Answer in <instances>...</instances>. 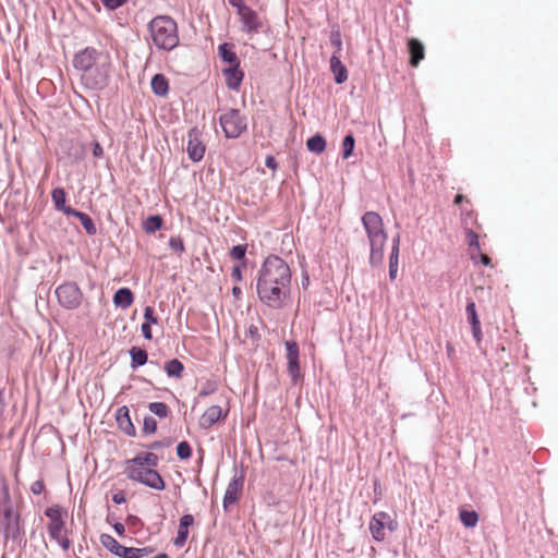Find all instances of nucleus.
<instances>
[{"label": "nucleus", "instance_id": "obj_2", "mask_svg": "<svg viewBox=\"0 0 558 558\" xmlns=\"http://www.w3.org/2000/svg\"><path fill=\"white\" fill-rule=\"evenodd\" d=\"M149 38L158 50L171 51L180 43L177 22L169 15H157L147 25Z\"/></svg>", "mask_w": 558, "mask_h": 558}, {"label": "nucleus", "instance_id": "obj_54", "mask_svg": "<svg viewBox=\"0 0 558 558\" xmlns=\"http://www.w3.org/2000/svg\"><path fill=\"white\" fill-rule=\"evenodd\" d=\"M53 541H56L63 550H68L71 546V542L70 539L63 535V534H59L58 535V538H52Z\"/></svg>", "mask_w": 558, "mask_h": 558}, {"label": "nucleus", "instance_id": "obj_53", "mask_svg": "<svg viewBox=\"0 0 558 558\" xmlns=\"http://www.w3.org/2000/svg\"><path fill=\"white\" fill-rule=\"evenodd\" d=\"M45 489V484H44V481L43 480H38V481H35L32 485H31V492L34 494V495H40Z\"/></svg>", "mask_w": 558, "mask_h": 558}, {"label": "nucleus", "instance_id": "obj_40", "mask_svg": "<svg viewBox=\"0 0 558 558\" xmlns=\"http://www.w3.org/2000/svg\"><path fill=\"white\" fill-rule=\"evenodd\" d=\"M177 454L181 460H186V459L191 458V456H192L191 445L185 440L180 441L177 446Z\"/></svg>", "mask_w": 558, "mask_h": 558}, {"label": "nucleus", "instance_id": "obj_51", "mask_svg": "<svg viewBox=\"0 0 558 558\" xmlns=\"http://www.w3.org/2000/svg\"><path fill=\"white\" fill-rule=\"evenodd\" d=\"M245 266V263H242L241 265H235L232 268L231 271V278L235 282H240L242 280V267Z\"/></svg>", "mask_w": 558, "mask_h": 558}, {"label": "nucleus", "instance_id": "obj_20", "mask_svg": "<svg viewBox=\"0 0 558 558\" xmlns=\"http://www.w3.org/2000/svg\"><path fill=\"white\" fill-rule=\"evenodd\" d=\"M194 524V517L192 514H183L179 521V529L173 544L175 547H183L189 537V527Z\"/></svg>", "mask_w": 558, "mask_h": 558}, {"label": "nucleus", "instance_id": "obj_60", "mask_svg": "<svg viewBox=\"0 0 558 558\" xmlns=\"http://www.w3.org/2000/svg\"><path fill=\"white\" fill-rule=\"evenodd\" d=\"M114 532L119 535V536H122L124 535V532H125V527L124 525L121 523V522H116L113 525H112Z\"/></svg>", "mask_w": 558, "mask_h": 558}, {"label": "nucleus", "instance_id": "obj_22", "mask_svg": "<svg viewBox=\"0 0 558 558\" xmlns=\"http://www.w3.org/2000/svg\"><path fill=\"white\" fill-rule=\"evenodd\" d=\"M222 416V409L219 405L209 407L199 418V427L203 429H209L213 427Z\"/></svg>", "mask_w": 558, "mask_h": 558}, {"label": "nucleus", "instance_id": "obj_32", "mask_svg": "<svg viewBox=\"0 0 558 558\" xmlns=\"http://www.w3.org/2000/svg\"><path fill=\"white\" fill-rule=\"evenodd\" d=\"M151 89L157 96H166L169 90L167 78L162 74H155L150 82Z\"/></svg>", "mask_w": 558, "mask_h": 558}, {"label": "nucleus", "instance_id": "obj_39", "mask_svg": "<svg viewBox=\"0 0 558 558\" xmlns=\"http://www.w3.org/2000/svg\"><path fill=\"white\" fill-rule=\"evenodd\" d=\"M399 253L390 252L389 256V279L393 281L397 278L398 272Z\"/></svg>", "mask_w": 558, "mask_h": 558}, {"label": "nucleus", "instance_id": "obj_25", "mask_svg": "<svg viewBox=\"0 0 558 558\" xmlns=\"http://www.w3.org/2000/svg\"><path fill=\"white\" fill-rule=\"evenodd\" d=\"M408 47L410 52V64L412 66H417L425 56L424 46L418 39L412 38L409 40Z\"/></svg>", "mask_w": 558, "mask_h": 558}, {"label": "nucleus", "instance_id": "obj_33", "mask_svg": "<svg viewBox=\"0 0 558 558\" xmlns=\"http://www.w3.org/2000/svg\"><path fill=\"white\" fill-rule=\"evenodd\" d=\"M307 149L314 154H322L326 149V140L320 134H315L306 142Z\"/></svg>", "mask_w": 558, "mask_h": 558}, {"label": "nucleus", "instance_id": "obj_15", "mask_svg": "<svg viewBox=\"0 0 558 558\" xmlns=\"http://www.w3.org/2000/svg\"><path fill=\"white\" fill-rule=\"evenodd\" d=\"M238 15L240 16V21L242 23V31L247 34H256L263 28V21L257 14L256 11H254L248 5L241 9L240 12H238Z\"/></svg>", "mask_w": 558, "mask_h": 558}, {"label": "nucleus", "instance_id": "obj_26", "mask_svg": "<svg viewBox=\"0 0 558 558\" xmlns=\"http://www.w3.org/2000/svg\"><path fill=\"white\" fill-rule=\"evenodd\" d=\"M128 461L135 465H143L151 469H156L159 464V458L154 452H141Z\"/></svg>", "mask_w": 558, "mask_h": 558}, {"label": "nucleus", "instance_id": "obj_57", "mask_svg": "<svg viewBox=\"0 0 558 558\" xmlns=\"http://www.w3.org/2000/svg\"><path fill=\"white\" fill-rule=\"evenodd\" d=\"M265 165L267 168L271 169L272 171H276L278 168V163L274 156L269 155L266 157Z\"/></svg>", "mask_w": 558, "mask_h": 558}, {"label": "nucleus", "instance_id": "obj_43", "mask_svg": "<svg viewBox=\"0 0 558 558\" xmlns=\"http://www.w3.org/2000/svg\"><path fill=\"white\" fill-rule=\"evenodd\" d=\"M330 44L336 48L335 52L337 54H340V51L342 50V39H341V33L339 29H332L330 33Z\"/></svg>", "mask_w": 558, "mask_h": 558}, {"label": "nucleus", "instance_id": "obj_36", "mask_svg": "<svg viewBox=\"0 0 558 558\" xmlns=\"http://www.w3.org/2000/svg\"><path fill=\"white\" fill-rule=\"evenodd\" d=\"M148 410L160 418L167 417L170 413V409L165 402H150Z\"/></svg>", "mask_w": 558, "mask_h": 558}, {"label": "nucleus", "instance_id": "obj_48", "mask_svg": "<svg viewBox=\"0 0 558 558\" xmlns=\"http://www.w3.org/2000/svg\"><path fill=\"white\" fill-rule=\"evenodd\" d=\"M144 319L145 322L144 323H148V324H158V318L157 316L155 315V311L151 306H146L145 310H144Z\"/></svg>", "mask_w": 558, "mask_h": 558}, {"label": "nucleus", "instance_id": "obj_24", "mask_svg": "<svg viewBox=\"0 0 558 558\" xmlns=\"http://www.w3.org/2000/svg\"><path fill=\"white\" fill-rule=\"evenodd\" d=\"M134 302V294L129 288H120L113 295V304L122 310L129 308Z\"/></svg>", "mask_w": 558, "mask_h": 558}, {"label": "nucleus", "instance_id": "obj_19", "mask_svg": "<svg viewBox=\"0 0 558 558\" xmlns=\"http://www.w3.org/2000/svg\"><path fill=\"white\" fill-rule=\"evenodd\" d=\"M222 74L226 80V85L231 90H238L244 78V73L240 69V64L228 66L222 70Z\"/></svg>", "mask_w": 558, "mask_h": 558}, {"label": "nucleus", "instance_id": "obj_21", "mask_svg": "<svg viewBox=\"0 0 558 558\" xmlns=\"http://www.w3.org/2000/svg\"><path fill=\"white\" fill-rule=\"evenodd\" d=\"M548 535H549L548 530H546L545 534H544L539 526H537V525L530 526L529 543L531 545V548L525 547V555L531 556L532 554L530 553V550H534L535 553H537L539 550V548L542 547L543 543L545 542V537Z\"/></svg>", "mask_w": 558, "mask_h": 558}, {"label": "nucleus", "instance_id": "obj_16", "mask_svg": "<svg viewBox=\"0 0 558 558\" xmlns=\"http://www.w3.org/2000/svg\"><path fill=\"white\" fill-rule=\"evenodd\" d=\"M286 349H287V361L288 366L287 371L290 375L293 384H296L298 379L301 376L300 373V350L299 344L295 341H286Z\"/></svg>", "mask_w": 558, "mask_h": 558}, {"label": "nucleus", "instance_id": "obj_49", "mask_svg": "<svg viewBox=\"0 0 558 558\" xmlns=\"http://www.w3.org/2000/svg\"><path fill=\"white\" fill-rule=\"evenodd\" d=\"M466 235H468L470 250L478 251L480 243H478L477 234L473 230H468Z\"/></svg>", "mask_w": 558, "mask_h": 558}, {"label": "nucleus", "instance_id": "obj_1", "mask_svg": "<svg viewBox=\"0 0 558 558\" xmlns=\"http://www.w3.org/2000/svg\"><path fill=\"white\" fill-rule=\"evenodd\" d=\"M291 269L278 255H269L263 262L256 281L259 301L272 310L282 308L291 293Z\"/></svg>", "mask_w": 558, "mask_h": 558}, {"label": "nucleus", "instance_id": "obj_35", "mask_svg": "<svg viewBox=\"0 0 558 558\" xmlns=\"http://www.w3.org/2000/svg\"><path fill=\"white\" fill-rule=\"evenodd\" d=\"M163 226V219L159 215L149 216L143 222V229L146 233H154L160 230Z\"/></svg>", "mask_w": 558, "mask_h": 558}, {"label": "nucleus", "instance_id": "obj_29", "mask_svg": "<svg viewBox=\"0 0 558 558\" xmlns=\"http://www.w3.org/2000/svg\"><path fill=\"white\" fill-rule=\"evenodd\" d=\"M218 53L219 57L223 62H227L230 64V66H233L235 64H240V59L238 54L233 51L232 46L223 43L219 45L218 47Z\"/></svg>", "mask_w": 558, "mask_h": 558}, {"label": "nucleus", "instance_id": "obj_30", "mask_svg": "<svg viewBox=\"0 0 558 558\" xmlns=\"http://www.w3.org/2000/svg\"><path fill=\"white\" fill-rule=\"evenodd\" d=\"M51 199L53 202L54 208L59 211H62L66 216L68 209H73L70 206L65 205L66 193L63 187H56L51 192Z\"/></svg>", "mask_w": 558, "mask_h": 558}, {"label": "nucleus", "instance_id": "obj_13", "mask_svg": "<svg viewBox=\"0 0 558 558\" xmlns=\"http://www.w3.org/2000/svg\"><path fill=\"white\" fill-rule=\"evenodd\" d=\"M201 137L202 132L197 128H192L189 130L186 153L189 158L194 162L201 161L206 150V147Z\"/></svg>", "mask_w": 558, "mask_h": 558}, {"label": "nucleus", "instance_id": "obj_46", "mask_svg": "<svg viewBox=\"0 0 558 558\" xmlns=\"http://www.w3.org/2000/svg\"><path fill=\"white\" fill-rule=\"evenodd\" d=\"M471 259L475 264H477L480 260V263L485 266L489 265L490 263V258L486 254H483L480 250L476 252H471Z\"/></svg>", "mask_w": 558, "mask_h": 558}, {"label": "nucleus", "instance_id": "obj_50", "mask_svg": "<svg viewBox=\"0 0 558 558\" xmlns=\"http://www.w3.org/2000/svg\"><path fill=\"white\" fill-rule=\"evenodd\" d=\"M548 456H549V452L547 449L545 448H542L539 450H537L533 457H532V460L535 462V463H543V461L547 460L548 459Z\"/></svg>", "mask_w": 558, "mask_h": 558}, {"label": "nucleus", "instance_id": "obj_10", "mask_svg": "<svg viewBox=\"0 0 558 558\" xmlns=\"http://www.w3.org/2000/svg\"><path fill=\"white\" fill-rule=\"evenodd\" d=\"M109 58L110 54L107 51L98 50L94 47H86L75 53L73 58V66L76 70L84 72Z\"/></svg>", "mask_w": 558, "mask_h": 558}, {"label": "nucleus", "instance_id": "obj_58", "mask_svg": "<svg viewBox=\"0 0 558 558\" xmlns=\"http://www.w3.org/2000/svg\"><path fill=\"white\" fill-rule=\"evenodd\" d=\"M93 155L96 158H101L104 156V148L101 147V145L98 142H95L93 144Z\"/></svg>", "mask_w": 558, "mask_h": 558}, {"label": "nucleus", "instance_id": "obj_4", "mask_svg": "<svg viewBox=\"0 0 558 558\" xmlns=\"http://www.w3.org/2000/svg\"><path fill=\"white\" fill-rule=\"evenodd\" d=\"M124 473L129 480L138 482L149 488L163 490L166 487L163 478L155 469L135 465L126 461Z\"/></svg>", "mask_w": 558, "mask_h": 558}, {"label": "nucleus", "instance_id": "obj_42", "mask_svg": "<svg viewBox=\"0 0 558 558\" xmlns=\"http://www.w3.org/2000/svg\"><path fill=\"white\" fill-rule=\"evenodd\" d=\"M245 253H246V245L245 244L234 245L230 250V256L233 259L242 260V263H245Z\"/></svg>", "mask_w": 558, "mask_h": 558}, {"label": "nucleus", "instance_id": "obj_44", "mask_svg": "<svg viewBox=\"0 0 558 558\" xmlns=\"http://www.w3.org/2000/svg\"><path fill=\"white\" fill-rule=\"evenodd\" d=\"M169 246L175 253L182 254L185 251V246L181 236H171L169 239Z\"/></svg>", "mask_w": 558, "mask_h": 558}, {"label": "nucleus", "instance_id": "obj_45", "mask_svg": "<svg viewBox=\"0 0 558 558\" xmlns=\"http://www.w3.org/2000/svg\"><path fill=\"white\" fill-rule=\"evenodd\" d=\"M217 384L215 381L207 380L201 388L198 396L204 398L217 390Z\"/></svg>", "mask_w": 558, "mask_h": 558}, {"label": "nucleus", "instance_id": "obj_5", "mask_svg": "<svg viewBox=\"0 0 558 558\" xmlns=\"http://www.w3.org/2000/svg\"><path fill=\"white\" fill-rule=\"evenodd\" d=\"M111 60L110 58L99 62L97 65L87 69L81 74V82L84 87L90 90H102L110 81Z\"/></svg>", "mask_w": 558, "mask_h": 558}, {"label": "nucleus", "instance_id": "obj_17", "mask_svg": "<svg viewBox=\"0 0 558 558\" xmlns=\"http://www.w3.org/2000/svg\"><path fill=\"white\" fill-rule=\"evenodd\" d=\"M116 421L120 430L125 435L130 437H134L136 435V428L132 423L130 410L126 405H122L117 410Z\"/></svg>", "mask_w": 558, "mask_h": 558}, {"label": "nucleus", "instance_id": "obj_28", "mask_svg": "<svg viewBox=\"0 0 558 558\" xmlns=\"http://www.w3.org/2000/svg\"><path fill=\"white\" fill-rule=\"evenodd\" d=\"M14 510V505L10 495V489L7 481L0 478V513Z\"/></svg>", "mask_w": 558, "mask_h": 558}, {"label": "nucleus", "instance_id": "obj_61", "mask_svg": "<svg viewBox=\"0 0 558 558\" xmlns=\"http://www.w3.org/2000/svg\"><path fill=\"white\" fill-rule=\"evenodd\" d=\"M248 335L253 338V339H258L259 338V333H258V328L254 325H251L248 327V330H247Z\"/></svg>", "mask_w": 558, "mask_h": 558}, {"label": "nucleus", "instance_id": "obj_31", "mask_svg": "<svg viewBox=\"0 0 558 558\" xmlns=\"http://www.w3.org/2000/svg\"><path fill=\"white\" fill-rule=\"evenodd\" d=\"M130 356L132 369H136L137 367L145 365L148 361V354L146 350L138 347H132L130 349Z\"/></svg>", "mask_w": 558, "mask_h": 558}, {"label": "nucleus", "instance_id": "obj_6", "mask_svg": "<svg viewBox=\"0 0 558 558\" xmlns=\"http://www.w3.org/2000/svg\"><path fill=\"white\" fill-rule=\"evenodd\" d=\"M220 126L227 138H238L247 130V119L239 109L230 108L219 117Z\"/></svg>", "mask_w": 558, "mask_h": 558}, {"label": "nucleus", "instance_id": "obj_63", "mask_svg": "<svg viewBox=\"0 0 558 558\" xmlns=\"http://www.w3.org/2000/svg\"><path fill=\"white\" fill-rule=\"evenodd\" d=\"M308 284H310L308 274L307 272H303V275H302V288L303 289H307Z\"/></svg>", "mask_w": 558, "mask_h": 558}, {"label": "nucleus", "instance_id": "obj_55", "mask_svg": "<svg viewBox=\"0 0 558 558\" xmlns=\"http://www.w3.org/2000/svg\"><path fill=\"white\" fill-rule=\"evenodd\" d=\"M141 330H142L143 337H144L146 340H151V338H153V333H151L150 324H148V323H143V324H142V326H141Z\"/></svg>", "mask_w": 558, "mask_h": 558}, {"label": "nucleus", "instance_id": "obj_52", "mask_svg": "<svg viewBox=\"0 0 558 558\" xmlns=\"http://www.w3.org/2000/svg\"><path fill=\"white\" fill-rule=\"evenodd\" d=\"M170 445H171V440L168 439V440L154 441L149 445H146L145 447L150 450H158L163 447H169Z\"/></svg>", "mask_w": 558, "mask_h": 558}, {"label": "nucleus", "instance_id": "obj_34", "mask_svg": "<svg viewBox=\"0 0 558 558\" xmlns=\"http://www.w3.org/2000/svg\"><path fill=\"white\" fill-rule=\"evenodd\" d=\"M165 371L169 377L181 378L184 366L178 359H172L165 364Z\"/></svg>", "mask_w": 558, "mask_h": 558}, {"label": "nucleus", "instance_id": "obj_27", "mask_svg": "<svg viewBox=\"0 0 558 558\" xmlns=\"http://www.w3.org/2000/svg\"><path fill=\"white\" fill-rule=\"evenodd\" d=\"M66 216H73L77 218L81 221L87 234L95 235L97 233V228L93 219L87 214L76 209H68Z\"/></svg>", "mask_w": 558, "mask_h": 558}, {"label": "nucleus", "instance_id": "obj_14", "mask_svg": "<svg viewBox=\"0 0 558 558\" xmlns=\"http://www.w3.org/2000/svg\"><path fill=\"white\" fill-rule=\"evenodd\" d=\"M244 485V473L243 472H235L231 481L229 482L225 496L222 506L223 509L227 511L228 508L235 504L240 497V494L243 489Z\"/></svg>", "mask_w": 558, "mask_h": 558}, {"label": "nucleus", "instance_id": "obj_62", "mask_svg": "<svg viewBox=\"0 0 558 558\" xmlns=\"http://www.w3.org/2000/svg\"><path fill=\"white\" fill-rule=\"evenodd\" d=\"M399 246H400V235L397 234L393 239H392V247H391V252H396L399 253Z\"/></svg>", "mask_w": 558, "mask_h": 558}, {"label": "nucleus", "instance_id": "obj_47", "mask_svg": "<svg viewBox=\"0 0 558 558\" xmlns=\"http://www.w3.org/2000/svg\"><path fill=\"white\" fill-rule=\"evenodd\" d=\"M104 7L109 11H114L124 5L128 0H101Z\"/></svg>", "mask_w": 558, "mask_h": 558}, {"label": "nucleus", "instance_id": "obj_38", "mask_svg": "<svg viewBox=\"0 0 558 558\" xmlns=\"http://www.w3.org/2000/svg\"><path fill=\"white\" fill-rule=\"evenodd\" d=\"M459 515L461 522L466 527L475 526L478 521V515L475 511L461 510Z\"/></svg>", "mask_w": 558, "mask_h": 558}, {"label": "nucleus", "instance_id": "obj_9", "mask_svg": "<svg viewBox=\"0 0 558 558\" xmlns=\"http://www.w3.org/2000/svg\"><path fill=\"white\" fill-rule=\"evenodd\" d=\"M0 526L7 541L20 544L24 537V527L19 512L14 510L0 513Z\"/></svg>", "mask_w": 558, "mask_h": 558}, {"label": "nucleus", "instance_id": "obj_41", "mask_svg": "<svg viewBox=\"0 0 558 558\" xmlns=\"http://www.w3.org/2000/svg\"><path fill=\"white\" fill-rule=\"evenodd\" d=\"M157 430V421L153 416H146L143 421L142 433L144 435L155 434Z\"/></svg>", "mask_w": 558, "mask_h": 558}, {"label": "nucleus", "instance_id": "obj_64", "mask_svg": "<svg viewBox=\"0 0 558 558\" xmlns=\"http://www.w3.org/2000/svg\"><path fill=\"white\" fill-rule=\"evenodd\" d=\"M232 294H233V296H234L235 299H238V300H239V299H241V296H242V290H241V288H240V287L234 286V287L232 288Z\"/></svg>", "mask_w": 558, "mask_h": 558}, {"label": "nucleus", "instance_id": "obj_37", "mask_svg": "<svg viewBox=\"0 0 558 558\" xmlns=\"http://www.w3.org/2000/svg\"><path fill=\"white\" fill-rule=\"evenodd\" d=\"M354 147L355 138L352 133H349L342 141V157L348 159L353 154Z\"/></svg>", "mask_w": 558, "mask_h": 558}, {"label": "nucleus", "instance_id": "obj_12", "mask_svg": "<svg viewBox=\"0 0 558 558\" xmlns=\"http://www.w3.org/2000/svg\"><path fill=\"white\" fill-rule=\"evenodd\" d=\"M386 527L390 531L395 530L393 521L390 519V515L384 511L376 512L369 522V531L376 542H381L385 539Z\"/></svg>", "mask_w": 558, "mask_h": 558}, {"label": "nucleus", "instance_id": "obj_59", "mask_svg": "<svg viewBox=\"0 0 558 558\" xmlns=\"http://www.w3.org/2000/svg\"><path fill=\"white\" fill-rule=\"evenodd\" d=\"M230 5L236 9L238 12L241 11L242 8L246 7L243 0H228Z\"/></svg>", "mask_w": 558, "mask_h": 558}, {"label": "nucleus", "instance_id": "obj_23", "mask_svg": "<svg viewBox=\"0 0 558 558\" xmlns=\"http://www.w3.org/2000/svg\"><path fill=\"white\" fill-rule=\"evenodd\" d=\"M330 71L333 74L336 84H343L348 80V70L337 52H333L330 58Z\"/></svg>", "mask_w": 558, "mask_h": 558}, {"label": "nucleus", "instance_id": "obj_18", "mask_svg": "<svg viewBox=\"0 0 558 558\" xmlns=\"http://www.w3.org/2000/svg\"><path fill=\"white\" fill-rule=\"evenodd\" d=\"M466 318L469 324L471 325L472 335L475 339L477 345H480L483 333L481 328V322L478 319L477 313H476V306L474 301H469L465 307Z\"/></svg>", "mask_w": 558, "mask_h": 558}, {"label": "nucleus", "instance_id": "obj_3", "mask_svg": "<svg viewBox=\"0 0 558 558\" xmlns=\"http://www.w3.org/2000/svg\"><path fill=\"white\" fill-rule=\"evenodd\" d=\"M362 225L371 246L369 264L375 267L379 266L384 259V247L387 241L383 219L375 211H366L362 216Z\"/></svg>", "mask_w": 558, "mask_h": 558}, {"label": "nucleus", "instance_id": "obj_7", "mask_svg": "<svg viewBox=\"0 0 558 558\" xmlns=\"http://www.w3.org/2000/svg\"><path fill=\"white\" fill-rule=\"evenodd\" d=\"M100 543L111 554L120 558H143L155 551V548L150 546L142 548L125 547L109 534H101Z\"/></svg>", "mask_w": 558, "mask_h": 558}, {"label": "nucleus", "instance_id": "obj_11", "mask_svg": "<svg viewBox=\"0 0 558 558\" xmlns=\"http://www.w3.org/2000/svg\"><path fill=\"white\" fill-rule=\"evenodd\" d=\"M64 510L59 505H53L45 510V515L49 519L47 530L51 538H58V535L64 531Z\"/></svg>", "mask_w": 558, "mask_h": 558}, {"label": "nucleus", "instance_id": "obj_56", "mask_svg": "<svg viewBox=\"0 0 558 558\" xmlns=\"http://www.w3.org/2000/svg\"><path fill=\"white\" fill-rule=\"evenodd\" d=\"M112 501L117 505L124 504L126 501L124 492L120 490L112 496Z\"/></svg>", "mask_w": 558, "mask_h": 558}, {"label": "nucleus", "instance_id": "obj_8", "mask_svg": "<svg viewBox=\"0 0 558 558\" xmlns=\"http://www.w3.org/2000/svg\"><path fill=\"white\" fill-rule=\"evenodd\" d=\"M54 293L60 306L69 311L78 308L84 299L82 290L73 281H68L58 286Z\"/></svg>", "mask_w": 558, "mask_h": 558}]
</instances>
